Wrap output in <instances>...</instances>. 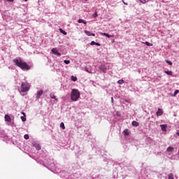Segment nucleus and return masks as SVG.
<instances>
[{"instance_id": "obj_1", "label": "nucleus", "mask_w": 179, "mask_h": 179, "mask_svg": "<svg viewBox=\"0 0 179 179\" xmlns=\"http://www.w3.org/2000/svg\"><path fill=\"white\" fill-rule=\"evenodd\" d=\"M13 62L16 66H18V68H20L21 69H25L26 71H29V69H30V66H29V64L25 62H23L20 58L14 59Z\"/></svg>"}, {"instance_id": "obj_2", "label": "nucleus", "mask_w": 179, "mask_h": 179, "mask_svg": "<svg viewBox=\"0 0 179 179\" xmlns=\"http://www.w3.org/2000/svg\"><path fill=\"white\" fill-rule=\"evenodd\" d=\"M79 97H80V92H79V90L73 89L71 94V99L72 101H78Z\"/></svg>"}, {"instance_id": "obj_3", "label": "nucleus", "mask_w": 179, "mask_h": 179, "mask_svg": "<svg viewBox=\"0 0 179 179\" xmlns=\"http://www.w3.org/2000/svg\"><path fill=\"white\" fill-rule=\"evenodd\" d=\"M30 89V85L28 83H22L21 85V92L26 93Z\"/></svg>"}, {"instance_id": "obj_4", "label": "nucleus", "mask_w": 179, "mask_h": 179, "mask_svg": "<svg viewBox=\"0 0 179 179\" xmlns=\"http://www.w3.org/2000/svg\"><path fill=\"white\" fill-rule=\"evenodd\" d=\"M52 54H54L55 55H58V57H61V53H59L58 52V50H57V48H53L52 50H51Z\"/></svg>"}, {"instance_id": "obj_5", "label": "nucleus", "mask_w": 179, "mask_h": 179, "mask_svg": "<svg viewBox=\"0 0 179 179\" xmlns=\"http://www.w3.org/2000/svg\"><path fill=\"white\" fill-rule=\"evenodd\" d=\"M99 69L101 71V72H103V73H106L107 72V67L104 65H101L99 66Z\"/></svg>"}, {"instance_id": "obj_6", "label": "nucleus", "mask_w": 179, "mask_h": 179, "mask_svg": "<svg viewBox=\"0 0 179 179\" xmlns=\"http://www.w3.org/2000/svg\"><path fill=\"white\" fill-rule=\"evenodd\" d=\"M156 115L157 117H160V115H163V109L162 108H158V110L156 113Z\"/></svg>"}, {"instance_id": "obj_7", "label": "nucleus", "mask_w": 179, "mask_h": 179, "mask_svg": "<svg viewBox=\"0 0 179 179\" xmlns=\"http://www.w3.org/2000/svg\"><path fill=\"white\" fill-rule=\"evenodd\" d=\"M160 127H161L162 131L163 132H167V125L166 124H161Z\"/></svg>"}, {"instance_id": "obj_8", "label": "nucleus", "mask_w": 179, "mask_h": 179, "mask_svg": "<svg viewBox=\"0 0 179 179\" xmlns=\"http://www.w3.org/2000/svg\"><path fill=\"white\" fill-rule=\"evenodd\" d=\"M43 90H39L38 92H37V95H36V99H40V97H41V96H43Z\"/></svg>"}, {"instance_id": "obj_9", "label": "nucleus", "mask_w": 179, "mask_h": 179, "mask_svg": "<svg viewBox=\"0 0 179 179\" xmlns=\"http://www.w3.org/2000/svg\"><path fill=\"white\" fill-rule=\"evenodd\" d=\"M5 120L7 122H10L12 121V119H10V116H9L8 115H5Z\"/></svg>"}, {"instance_id": "obj_10", "label": "nucleus", "mask_w": 179, "mask_h": 179, "mask_svg": "<svg viewBox=\"0 0 179 179\" xmlns=\"http://www.w3.org/2000/svg\"><path fill=\"white\" fill-rule=\"evenodd\" d=\"M85 34H87V36H92L93 37H94L96 36V34H92V32H90L87 30H85Z\"/></svg>"}, {"instance_id": "obj_11", "label": "nucleus", "mask_w": 179, "mask_h": 179, "mask_svg": "<svg viewBox=\"0 0 179 179\" xmlns=\"http://www.w3.org/2000/svg\"><path fill=\"white\" fill-rule=\"evenodd\" d=\"M34 148H36V149H37V150H41V147L40 146V145L38 143L34 144Z\"/></svg>"}, {"instance_id": "obj_12", "label": "nucleus", "mask_w": 179, "mask_h": 179, "mask_svg": "<svg viewBox=\"0 0 179 179\" xmlns=\"http://www.w3.org/2000/svg\"><path fill=\"white\" fill-rule=\"evenodd\" d=\"M131 125L133 127H139V122H136V121H133L131 123Z\"/></svg>"}, {"instance_id": "obj_13", "label": "nucleus", "mask_w": 179, "mask_h": 179, "mask_svg": "<svg viewBox=\"0 0 179 179\" xmlns=\"http://www.w3.org/2000/svg\"><path fill=\"white\" fill-rule=\"evenodd\" d=\"M164 73H166V75H169L170 76H173V71H164Z\"/></svg>"}, {"instance_id": "obj_14", "label": "nucleus", "mask_w": 179, "mask_h": 179, "mask_svg": "<svg viewBox=\"0 0 179 179\" xmlns=\"http://www.w3.org/2000/svg\"><path fill=\"white\" fill-rule=\"evenodd\" d=\"M123 134L124 135H125V136H128V135H129V132L128 131V129H126L123 131Z\"/></svg>"}, {"instance_id": "obj_15", "label": "nucleus", "mask_w": 179, "mask_h": 179, "mask_svg": "<svg viewBox=\"0 0 179 179\" xmlns=\"http://www.w3.org/2000/svg\"><path fill=\"white\" fill-rule=\"evenodd\" d=\"M22 114L24 116L21 117V120L23 121V122H24V121H26V114H24V112H22Z\"/></svg>"}, {"instance_id": "obj_16", "label": "nucleus", "mask_w": 179, "mask_h": 179, "mask_svg": "<svg viewBox=\"0 0 179 179\" xmlns=\"http://www.w3.org/2000/svg\"><path fill=\"white\" fill-rule=\"evenodd\" d=\"M59 30L60 33L64 34V36H66L67 33H66V31H64V29L60 28V29H59Z\"/></svg>"}, {"instance_id": "obj_17", "label": "nucleus", "mask_w": 179, "mask_h": 179, "mask_svg": "<svg viewBox=\"0 0 179 179\" xmlns=\"http://www.w3.org/2000/svg\"><path fill=\"white\" fill-rule=\"evenodd\" d=\"M78 23H83L84 24H87V22H86L85 20H82V19H79V20H78Z\"/></svg>"}, {"instance_id": "obj_18", "label": "nucleus", "mask_w": 179, "mask_h": 179, "mask_svg": "<svg viewBox=\"0 0 179 179\" xmlns=\"http://www.w3.org/2000/svg\"><path fill=\"white\" fill-rule=\"evenodd\" d=\"M167 152H173L174 150V148L173 147H169L167 149H166Z\"/></svg>"}, {"instance_id": "obj_19", "label": "nucleus", "mask_w": 179, "mask_h": 179, "mask_svg": "<svg viewBox=\"0 0 179 179\" xmlns=\"http://www.w3.org/2000/svg\"><path fill=\"white\" fill-rule=\"evenodd\" d=\"M178 93H179V90H176L174 92V93H173V97H176V96H177V94H178Z\"/></svg>"}, {"instance_id": "obj_20", "label": "nucleus", "mask_w": 179, "mask_h": 179, "mask_svg": "<svg viewBox=\"0 0 179 179\" xmlns=\"http://www.w3.org/2000/svg\"><path fill=\"white\" fill-rule=\"evenodd\" d=\"M169 179H174V175L173 173H170L168 175Z\"/></svg>"}, {"instance_id": "obj_21", "label": "nucleus", "mask_w": 179, "mask_h": 179, "mask_svg": "<svg viewBox=\"0 0 179 179\" xmlns=\"http://www.w3.org/2000/svg\"><path fill=\"white\" fill-rule=\"evenodd\" d=\"M143 44H145L146 45H148V47H152V45H153L152 43L146 41L145 43H143Z\"/></svg>"}, {"instance_id": "obj_22", "label": "nucleus", "mask_w": 179, "mask_h": 179, "mask_svg": "<svg viewBox=\"0 0 179 179\" xmlns=\"http://www.w3.org/2000/svg\"><path fill=\"white\" fill-rule=\"evenodd\" d=\"M71 80H73V82H76V80H78V78L73 76H71Z\"/></svg>"}, {"instance_id": "obj_23", "label": "nucleus", "mask_w": 179, "mask_h": 179, "mask_svg": "<svg viewBox=\"0 0 179 179\" xmlns=\"http://www.w3.org/2000/svg\"><path fill=\"white\" fill-rule=\"evenodd\" d=\"M60 127L62 129H65V124H64V122H61Z\"/></svg>"}, {"instance_id": "obj_24", "label": "nucleus", "mask_w": 179, "mask_h": 179, "mask_svg": "<svg viewBox=\"0 0 179 179\" xmlns=\"http://www.w3.org/2000/svg\"><path fill=\"white\" fill-rule=\"evenodd\" d=\"M50 97H51V99H54L55 100H57V96H55V95H54V94H50Z\"/></svg>"}, {"instance_id": "obj_25", "label": "nucleus", "mask_w": 179, "mask_h": 179, "mask_svg": "<svg viewBox=\"0 0 179 179\" xmlns=\"http://www.w3.org/2000/svg\"><path fill=\"white\" fill-rule=\"evenodd\" d=\"M64 62L66 64V65H69V64H71V61L69 60H64Z\"/></svg>"}, {"instance_id": "obj_26", "label": "nucleus", "mask_w": 179, "mask_h": 179, "mask_svg": "<svg viewBox=\"0 0 179 179\" xmlns=\"http://www.w3.org/2000/svg\"><path fill=\"white\" fill-rule=\"evenodd\" d=\"M106 37H108V38H111L114 37V35H110L108 34H106Z\"/></svg>"}, {"instance_id": "obj_27", "label": "nucleus", "mask_w": 179, "mask_h": 179, "mask_svg": "<svg viewBox=\"0 0 179 179\" xmlns=\"http://www.w3.org/2000/svg\"><path fill=\"white\" fill-rule=\"evenodd\" d=\"M117 83H118L119 85H122V83H124V80H119L117 81Z\"/></svg>"}, {"instance_id": "obj_28", "label": "nucleus", "mask_w": 179, "mask_h": 179, "mask_svg": "<svg viewBox=\"0 0 179 179\" xmlns=\"http://www.w3.org/2000/svg\"><path fill=\"white\" fill-rule=\"evenodd\" d=\"M165 62H166V64H169V65H173V62H171L169 60H165Z\"/></svg>"}, {"instance_id": "obj_29", "label": "nucleus", "mask_w": 179, "mask_h": 179, "mask_svg": "<svg viewBox=\"0 0 179 179\" xmlns=\"http://www.w3.org/2000/svg\"><path fill=\"white\" fill-rule=\"evenodd\" d=\"M24 139H29V134H25L24 136Z\"/></svg>"}, {"instance_id": "obj_30", "label": "nucleus", "mask_w": 179, "mask_h": 179, "mask_svg": "<svg viewBox=\"0 0 179 179\" xmlns=\"http://www.w3.org/2000/svg\"><path fill=\"white\" fill-rule=\"evenodd\" d=\"M141 3H146V0H140Z\"/></svg>"}, {"instance_id": "obj_31", "label": "nucleus", "mask_w": 179, "mask_h": 179, "mask_svg": "<svg viewBox=\"0 0 179 179\" xmlns=\"http://www.w3.org/2000/svg\"><path fill=\"white\" fill-rule=\"evenodd\" d=\"M91 45H96V42L92 41L90 43Z\"/></svg>"}, {"instance_id": "obj_32", "label": "nucleus", "mask_w": 179, "mask_h": 179, "mask_svg": "<svg viewBox=\"0 0 179 179\" xmlns=\"http://www.w3.org/2000/svg\"><path fill=\"white\" fill-rule=\"evenodd\" d=\"M101 36H106L107 33H101Z\"/></svg>"}, {"instance_id": "obj_33", "label": "nucleus", "mask_w": 179, "mask_h": 179, "mask_svg": "<svg viewBox=\"0 0 179 179\" xmlns=\"http://www.w3.org/2000/svg\"><path fill=\"white\" fill-rule=\"evenodd\" d=\"M176 134L179 136V130H177Z\"/></svg>"}, {"instance_id": "obj_34", "label": "nucleus", "mask_w": 179, "mask_h": 179, "mask_svg": "<svg viewBox=\"0 0 179 179\" xmlns=\"http://www.w3.org/2000/svg\"><path fill=\"white\" fill-rule=\"evenodd\" d=\"M95 45H99V46H100V43H95Z\"/></svg>"}, {"instance_id": "obj_35", "label": "nucleus", "mask_w": 179, "mask_h": 179, "mask_svg": "<svg viewBox=\"0 0 179 179\" xmlns=\"http://www.w3.org/2000/svg\"><path fill=\"white\" fill-rule=\"evenodd\" d=\"M8 1V2H13L14 0H6Z\"/></svg>"}, {"instance_id": "obj_36", "label": "nucleus", "mask_w": 179, "mask_h": 179, "mask_svg": "<svg viewBox=\"0 0 179 179\" xmlns=\"http://www.w3.org/2000/svg\"><path fill=\"white\" fill-rule=\"evenodd\" d=\"M111 101H112V103L114 102V99L113 97L111 98Z\"/></svg>"}, {"instance_id": "obj_37", "label": "nucleus", "mask_w": 179, "mask_h": 179, "mask_svg": "<svg viewBox=\"0 0 179 179\" xmlns=\"http://www.w3.org/2000/svg\"><path fill=\"white\" fill-rule=\"evenodd\" d=\"M94 17H97V13H95Z\"/></svg>"}, {"instance_id": "obj_38", "label": "nucleus", "mask_w": 179, "mask_h": 179, "mask_svg": "<svg viewBox=\"0 0 179 179\" xmlns=\"http://www.w3.org/2000/svg\"><path fill=\"white\" fill-rule=\"evenodd\" d=\"M123 3H124V5H128V3H125V2H123Z\"/></svg>"}, {"instance_id": "obj_39", "label": "nucleus", "mask_w": 179, "mask_h": 179, "mask_svg": "<svg viewBox=\"0 0 179 179\" xmlns=\"http://www.w3.org/2000/svg\"><path fill=\"white\" fill-rule=\"evenodd\" d=\"M25 1V2H27V0H24Z\"/></svg>"}, {"instance_id": "obj_40", "label": "nucleus", "mask_w": 179, "mask_h": 179, "mask_svg": "<svg viewBox=\"0 0 179 179\" xmlns=\"http://www.w3.org/2000/svg\"><path fill=\"white\" fill-rule=\"evenodd\" d=\"M85 1H87V0H85Z\"/></svg>"}]
</instances>
